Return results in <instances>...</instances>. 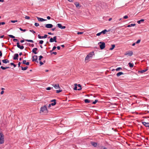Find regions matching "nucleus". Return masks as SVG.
Wrapping results in <instances>:
<instances>
[{"label":"nucleus","mask_w":149,"mask_h":149,"mask_svg":"<svg viewBox=\"0 0 149 149\" xmlns=\"http://www.w3.org/2000/svg\"><path fill=\"white\" fill-rule=\"evenodd\" d=\"M38 56L37 55H34L32 56V60L33 61H35L36 62L38 63Z\"/></svg>","instance_id":"nucleus-7"},{"label":"nucleus","mask_w":149,"mask_h":149,"mask_svg":"<svg viewBox=\"0 0 149 149\" xmlns=\"http://www.w3.org/2000/svg\"><path fill=\"white\" fill-rule=\"evenodd\" d=\"M13 41H14V42H19V41L17 39H15V38H14L13 39Z\"/></svg>","instance_id":"nucleus-48"},{"label":"nucleus","mask_w":149,"mask_h":149,"mask_svg":"<svg viewBox=\"0 0 149 149\" xmlns=\"http://www.w3.org/2000/svg\"><path fill=\"white\" fill-rule=\"evenodd\" d=\"M50 104H51V105H52V106H54L56 104V102H54L53 103H52Z\"/></svg>","instance_id":"nucleus-41"},{"label":"nucleus","mask_w":149,"mask_h":149,"mask_svg":"<svg viewBox=\"0 0 149 149\" xmlns=\"http://www.w3.org/2000/svg\"><path fill=\"white\" fill-rule=\"evenodd\" d=\"M3 93L4 91H2L1 92V94H3Z\"/></svg>","instance_id":"nucleus-64"},{"label":"nucleus","mask_w":149,"mask_h":149,"mask_svg":"<svg viewBox=\"0 0 149 149\" xmlns=\"http://www.w3.org/2000/svg\"><path fill=\"white\" fill-rule=\"evenodd\" d=\"M141 41V40L139 39V40H138L136 42V44H138V43H140V42Z\"/></svg>","instance_id":"nucleus-44"},{"label":"nucleus","mask_w":149,"mask_h":149,"mask_svg":"<svg viewBox=\"0 0 149 149\" xmlns=\"http://www.w3.org/2000/svg\"><path fill=\"white\" fill-rule=\"evenodd\" d=\"M83 33V32H78L77 33L78 35L82 34Z\"/></svg>","instance_id":"nucleus-51"},{"label":"nucleus","mask_w":149,"mask_h":149,"mask_svg":"<svg viewBox=\"0 0 149 149\" xmlns=\"http://www.w3.org/2000/svg\"><path fill=\"white\" fill-rule=\"evenodd\" d=\"M47 35L46 34H45L44 36H40V34L38 35V38L39 39L45 38H47Z\"/></svg>","instance_id":"nucleus-10"},{"label":"nucleus","mask_w":149,"mask_h":149,"mask_svg":"<svg viewBox=\"0 0 149 149\" xmlns=\"http://www.w3.org/2000/svg\"><path fill=\"white\" fill-rule=\"evenodd\" d=\"M101 44L99 45L101 49L102 50L105 47V45L104 42H100L98 43V44Z\"/></svg>","instance_id":"nucleus-4"},{"label":"nucleus","mask_w":149,"mask_h":149,"mask_svg":"<svg viewBox=\"0 0 149 149\" xmlns=\"http://www.w3.org/2000/svg\"><path fill=\"white\" fill-rule=\"evenodd\" d=\"M24 17L25 19H30L29 17L27 16H25Z\"/></svg>","instance_id":"nucleus-50"},{"label":"nucleus","mask_w":149,"mask_h":149,"mask_svg":"<svg viewBox=\"0 0 149 149\" xmlns=\"http://www.w3.org/2000/svg\"><path fill=\"white\" fill-rule=\"evenodd\" d=\"M56 100L55 99H53V100H51V102H56Z\"/></svg>","instance_id":"nucleus-55"},{"label":"nucleus","mask_w":149,"mask_h":149,"mask_svg":"<svg viewBox=\"0 0 149 149\" xmlns=\"http://www.w3.org/2000/svg\"><path fill=\"white\" fill-rule=\"evenodd\" d=\"M62 91V90H57L56 91V93H59L61 92Z\"/></svg>","instance_id":"nucleus-39"},{"label":"nucleus","mask_w":149,"mask_h":149,"mask_svg":"<svg viewBox=\"0 0 149 149\" xmlns=\"http://www.w3.org/2000/svg\"><path fill=\"white\" fill-rule=\"evenodd\" d=\"M34 18V19H36V18L37 19H43L42 18L39 17L37 16H35Z\"/></svg>","instance_id":"nucleus-56"},{"label":"nucleus","mask_w":149,"mask_h":149,"mask_svg":"<svg viewBox=\"0 0 149 149\" xmlns=\"http://www.w3.org/2000/svg\"><path fill=\"white\" fill-rule=\"evenodd\" d=\"M94 55V53L93 52H90L87 55L85 58V61L87 63L89 61V59H91L92 57Z\"/></svg>","instance_id":"nucleus-1"},{"label":"nucleus","mask_w":149,"mask_h":149,"mask_svg":"<svg viewBox=\"0 0 149 149\" xmlns=\"http://www.w3.org/2000/svg\"><path fill=\"white\" fill-rule=\"evenodd\" d=\"M19 55L18 54H15L14 55L13 59L14 60H17Z\"/></svg>","instance_id":"nucleus-11"},{"label":"nucleus","mask_w":149,"mask_h":149,"mask_svg":"<svg viewBox=\"0 0 149 149\" xmlns=\"http://www.w3.org/2000/svg\"><path fill=\"white\" fill-rule=\"evenodd\" d=\"M48 34L50 35H53V34L51 32H48Z\"/></svg>","instance_id":"nucleus-62"},{"label":"nucleus","mask_w":149,"mask_h":149,"mask_svg":"<svg viewBox=\"0 0 149 149\" xmlns=\"http://www.w3.org/2000/svg\"><path fill=\"white\" fill-rule=\"evenodd\" d=\"M19 29H20V30L22 31H23L24 32H25L26 31V29H23L22 28H19Z\"/></svg>","instance_id":"nucleus-38"},{"label":"nucleus","mask_w":149,"mask_h":149,"mask_svg":"<svg viewBox=\"0 0 149 149\" xmlns=\"http://www.w3.org/2000/svg\"><path fill=\"white\" fill-rule=\"evenodd\" d=\"M39 61H41L42 58L43 57L42 56H39Z\"/></svg>","instance_id":"nucleus-40"},{"label":"nucleus","mask_w":149,"mask_h":149,"mask_svg":"<svg viewBox=\"0 0 149 149\" xmlns=\"http://www.w3.org/2000/svg\"><path fill=\"white\" fill-rule=\"evenodd\" d=\"M98 100H95L94 101L92 102V104H95L98 102Z\"/></svg>","instance_id":"nucleus-37"},{"label":"nucleus","mask_w":149,"mask_h":149,"mask_svg":"<svg viewBox=\"0 0 149 149\" xmlns=\"http://www.w3.org/2000/svg\"><path fill=\"white\" fill-rule=\"evenodd\" d=\"M57 48L58 50L60 49L61 47L59 46H58L57 47Z\"/></svg>","instance_id":"nucleus-60"},{"label":"nucleus","mask_w":149,"mask_h":149,"mask_svg":"<svg viewBox=\"0 0 149 149\" xmlns=\"http://www.w3.org/2000/svg\"><path fill=\"white\" fill-rule=\"evenodd\" d=\"M43 42H44V41L43 40H41L40 41H39V43L40 44H42L43 43Z\"/></svg>","instance_id":"nucleus-46"},{"label":"nucleus","mask_w":149,"mask_h":149,"mask_svg":"<svg viewBox=\"0 0 149 149\" xmlns=\"http://www.w3.org/2000/svg\"><path fill=\"white\" fill-rule=\"evenodd\" d=\"M3 70H5L6 69L10 68V67L6 66V67H4L3 66H1L0 67Z\"/></svg>","instance_id":"nucleus-25"},{"label":"nucleus","mask_w":149,"mask_h":149,"mask_svg":"<svg viewBox=\"0 0 149 149\" xmlns=\"http://www.w3.org/2000/svg\"><path fill=\"white\" fill-rule=\"evenodd\" d=\"M53 25L51 24H47L45 25L46 27L48 28H51L53 27Z\"/></svg>","instance_id":"nucleus-14"},{"label":"nucleus","mask_w":149,"mask_h":149,"mask_svg":"<svg viewBox=\"0 0 149 149\" xmlns=\"http://www.w3.org/2000/svg\"><path fill=\"white\" fill-rule=\"evenodd\" d=\"M20 68H22V70H26L27 69V68H28V67L26 66V67H25L24 68L22 66H21Z\"/></svg>","instance_id":"nucleus-27"},{"label":"nucleus","mask_w":149,"mask_h":149,"mask_svg":"<svg viewBox=\"0 0 149 149\" xmlns=\"http://www.w3.org/2000/svg\"><path fill=\"white\" fill-rule=\"evenodd\" d=\"M47 107L46 105H45L44 106L41 107L40 109V113H41V112L45 111V112H47Z\"/></svg>","instance_id":"nucleus-2"},{"label":"nucleus","mask_w":149,"mask_h":149,"mask_svg":"<svg viewBox=\"0 0 149 149\" xmlns=\"http://www.w3.org/2000/svg\"><path fill=\"white\" fill-rule=\"evenodd\" d=\"M133 54V52L132 51H128L126 52L125 54V55H128L129 56H131Z\"/></svg>","instance_id":"nucleus-12"},{"label":"nucleus","mask_w":149,"mask_h":149,"mask_svg":"<svg viewBox=\"0 0 149 149\" xmlns=\"http://www.w3.org/2000/svg\"><path fill=\"white\" fill-rule=\"evenodd\" d=\"M22 63L23 64H26V65H29V62H26V60H24L23 61Z\"/></svg>","instance_id":"nucleus-21"},{"label":"nucleus","mask_w":149,"mask_h":149,"mask_svg":"<svg viewBox=\"0 0 149 149\" xmlns=\"http://www.w3.org/2000/svg\"><path fill=\"white\" fill-rule=\"evenodd\" d=\"M17 47L21 49H23L24 48V46L23 45L20 46L19 42H17Z\"/></svg>","instance_id":"nucleus-9"},{"label":"nucleus","mask_w":149,"mask_h":149,"mask_svg":"<svg viewBox=\"0 0 149 149\" xmlns=\"http://www.w3.org/2000/svg\"><path fill=\"white\" fill-rule=\"evenodd\" d=\"M77 86H78V87H80L79 88L77 89V90L78 91H80L82 89L81 86L80 84H78Z\"/></svg>","instance_id":"nucleus-32"},{"label":"nucleus","mask_w":149,"mask_h":149,"mask_svg":"<svg viewBox=\"0 0 149 149\" xmlns=\"http://www.w3.org/2000/svg\"><path fill=\"white\" fill-rule=\"evenodd\" d=\"M56 48V47L55 46H54V47L52 48V50L53 51Z\"/></svg>","instance_id":"nucleus-53"},{"label":"nucleus","mask_w":149,"mask_h":149,"mask_svg":"<svg viewBox=\"0 0 149 149\" xmlns=\"http://www.w3.org/2000/svg\"><path fill=\"white\" fill-rule=\"evenodd\" d=\"M53 88L52 87V88H51L50 87H48L47 88H46V90H50L51 89V88Z\"/></svg>","instance_id":"nucleus-43"},{"label":"nucleus","mask_w":149,"mask_h":149,"mask_svg":"<svg viewBox=\"0 0 149 149\" xmlns=\"http://www.w3.org/2000/svg\"><path fill=\"white\" fill-rule=\"evenodd\" d=\"M38 20L40 22H43L45 21H46L47 19H38Z\"/></svg>","instance_id":"nucleus-36"},{"label":"nucleus","mask_w":149,"mask_h":149,"mask_svg":"<svg viewBox=\"0 0 149 149\" xmlns=\"http://www.w3.org/2000/svg\"><path fill=\"white\" fill-rule=\"evenodd\" d=\"M20 64H21V63L20 62H19L18 63V67H20Z\"/></svg>","instance_id":"nucleus-59"},{"label":"nucleus","mask_w":149,"mask_h":149,"mask_svg":"<svg viewBox=\"0 0 149 149\" xmlns=\"http://www.w3.org/2000/svg\"><path fill=\"white\" fill-rule=\"evenodd\" d=\"M101 149H107V148L104 146H102Z\"/></svg>","instance_id":"nucleus-52"},{"label":"nucleus","mask_w":149,"mask_h":149,"mask_svg":"<svg viewBox=\"0 0 149 149\" xmlns=\"http://www.w3.org/2000/svg\"><path fill=\"white\" fill-rule=\"evenodd\" d=\"M39 25V24L38 23H35V26H38Z\"/></svg>","instance_id":"nucleus-47"},{"label":"nucleus","mask_w":149,"mask_h":149,"mask_svg":"<svg viewBox=\"0 0 149 149\" xmlns=\"http://www.w3.org/2000/svg\"><path fill=\"white\" fill-rule=\"evenodd\" d=\"M124 73L121 72H119L116 74V76L118 77H119L121 75L123 74Z\"/></svg>","instance_id":"nucleus-24"},{"label":"nucleus","mask_w":149,"mask_h":149,"mask_svg":"<svg viewBox=\"0 0 149 149\" xmlns=\"http://www.w3.org/2000/svg\"><path fill=\"white\" fill-rule=\"evenodd\" d=\"M57 26L59 28L61 29H65L66 28L65 26H62V25L61 24H59V23L58 24H57Z\"/></svg>","instance_id":"nucleus-8"},{"label":"nucleus","mask_w":149,"mask_h":149,"mask_svg":"<svg viewBox=\"0 0 149 149\" xmlns=\"http://www.w3.org/2000/svg\"><path fill=\"white\" fill-rule=\"evenodd\" d=\"M142 124L146 127H148L149 126V123H146L145 122H142Z\"/></svg>","instance_id":"nucleus-15"},{"label":"nucleus","mask_w":149,"mask_h":149,"mask_svg":"<svg viewBox=\"0 0 149 149\" xmlns=\"http://www.w3.org/2000/svg\"><path fill=\"white\" fill-rule=\"evenodd\" d=\"M52 86L54 87L56 89H59L60 88L58 84H53Z\"/></svg>","instance_id":"nucleus-13"},{"label":"nucleus","mask_w":149,"mask_h":149,"mask_svg":"<svg viewBox=\"0 0 149 149\" xmlns=\"http://www.w3.org/2000/svg\"><path fill=\"white\" fill-rule=\"evenodd\" d=\"M91 144L93 146L95 147H96L97 145V143L94 142H91Z\"/></svg>","instance_id":"nucleus-22"},{"label":"nucleus","mask_w":149,"mask_h":149,"mask_svg":"<svg viewBox=\"0 0 149 149\" xmlns=\"http://www.w3.org/2000/svg\"><path fill=\"white\" fill-rule=\"evenodd\" d=\"M4 35H2L0 36V38H3L4 37Z\"/></svg>","instance_id":"nucleus-63"},{"label":"nucleus","mask_w":149,"mask_h":149,"mask_svg":"<svg viewBox=\"0 0 149 149\" xmlns=\"http://www.w3.org/2000/svg\"><path fill=\"white\" fill-rule=\"evenodd\" d=\"M136 25V24H128L126 26H125V27H130L132 26H133Z\"/></svg>","instance_id":"nucleus-19"},{"label":"nucleus","mask_w":149,"mask_h":149,"mask_svg":"<svg viewBox=\"0 0 149 149\" xmlns=\"http://www.w3.org/2000/svg\"><path fill=\"white\" fill-rule=\"evenodd\" d=\"M38 50V49L37 48H33L32 50V52L35 54H36L37 53L36 52L37 50Z\"/></svg>","instance_id":"nucleus-16"},{"label":"nucleus","mask_w":149,"mask_h":149,"mask_svg":"<svg viewBox=\"0 0 149 149\" xmlns=\"http://www.w3.org/2000/svg\"><path fill=\"white\" fill-rule=\"evenodd\" d=\"M18 22L17 20H11L9 22H10L12 23H14L15 22Z\"/></svg>","instance_id":"nucleus-35"},{"label":"nucleus","mask_w":149,"mask_h":149,"mask_svg":"<svg viewBox=\"0 0 149 149\" xmlns=\"http://www.w3.org/2000/svg\"><path fill=\"white\" fill-rule=\"evenodd\" d=\"M84 102L85 103H89L91 102V101L88 99H86L84 100Z\"/></svg>","instance_id":"nucleus-26"},{"label":"nucleus","mask_w":149,"mask_h":149,"mask_svg":"<svg viewBox=\"0 0 149 149\" xmlns=\"http://www.w3.org/2000/svg\"><path fill=\"white\" fill-rule=\"evenodd\" d=\"M148 70V69H147L144 70H143L139 71L138 72L139 73H142L143 72H146V71H147Z\"/></svg>","instance_id":"nucleus-18"},{"label":"nucleus","mask_w":149,"mask_h":149,"mask_svg":"<svg viewBox=\"0 0 149 149\" xmlns=\"http://www.w3.org/2000/svg\"><path fill=\"white\" fill-rule=\"evenodd\" d=\"M24 40H21L20 41V42H21L22 43L24 42Z\"/></svg>","instance_id":"nucleus-61"},{"label":"nucleus","mask_w":149,"mask_h":149,"mask_svg":"<svg viewBox=\"0 0 149 149\" xmlns=\"http://www.w3.org/2000/svg\"><path fill=\"white\" fill-rule=\"evenodd\" d=\"M29 31L33 33H36V32L33 29L30 30Z\"/></svg>","instance_id":"nucleus-42"},{"label":"nucleus","mask_w":149,"mask_h":149,"mask_svg":"<svg viewBox=\"0 0 149 149\" xmlns=\"http://www.w3.org/2000/svg\"><path fill=\"white\" fill-rule=\"evenodd\" d=\"M128 65L130 68H132L134 66V64L133 63H131L130 62L128 63Z\"/></svg>","instance_id":"nucleus-29"},{"label":"nucleus","mask_w":149,"mask_h":149,"mask_svg":"<svg viewBox=\"0 0 149 149\" xmlns=\"http://www.w3.org/2000/svg\"><path fill=\"white\" fill-rule=\"evenodd\" d=\"M52 54H54V55H56L57 54V52H53L52 53Z\"/></svg>","instance_id":"nucleus-54"},{"label":"nucleus","mask_w":149,"mask_h":149,"mask_svg":"<svg viewBox=\"0 0 149 149\" xmlns=\"http://www.w3.org/2000/svg\"><path fill=\"white\" fill-rule=\"evenodd\" d=\"M2 56V52L0 51V57H1Z\"/></svg>","instance_id":"nucleus-58"},{"label":"nucleus","mask_w":149,"mask_h":149,"mask_svg":"<svg viewBox=\"0 0 149 149\" xmlns=\"http://www.w3.org/2000/svg\"><path fill=\"white\" fill-rule=\"evenodd\" d=\"M74 4L76 6V7L78 8H80V6L79 5V3L78 2H76L74 3Z\"/></svg>","instance_id":"nucleus-17"},{"label":"nucleus","mask_w":149,"mask_h":149,"mask_svg":"<svg viewBox=\"0 0 149 149\" xmlns=\"http://www.w3.org/2000/svg\"><path fill=\"white\" fill-rule=\"evenodd\" d=\"M5 24V23L4 22H0V25H4Z\"/></svg>","instance_id":"nucleus-45"},{"label":"nucleus","mask_w":149,"mask_h":149,"mask_svg":"<svg viewBox=\"0 0 149 149\" xmlns=\"http://www.w3.org/2000/svg\"><path fill=\"white\" fill-rule=\"evenodd\" d=\"M56 38L57 37L56 36H55L53 38H51L50 39L49 42H57V41L56 40Z\"/></svg>","instance_id":"nucleus-6"},{"label":"nucleus","mask_w":149,"mask_h":149,"mask_svg":"<svg viewBox=\"0 0 149 149\" xmlns=\"http://www.w3.org/2000/svg\"><path fill=\"white\" fill-rule=\"evenodd\" d=\"M4 136L2 133H0V144L3 143L4 142Z\"/></svg>","instance_id":"nucleus-3"},{"label":"nucleus","mask_w":149,"mask_h":149,"mask_svg":"<svg viewBox=\"0 0 149 149\" xmlns=\"http://www.w3.org/2000/svg\"><path fill=\"white\" fill-rule=\"evenodd\" d=\"M77 84H74V90H77Z\"/></svg>","instance_id":"nucleus-33"},{"label":"nucleus","mask_w":149,"mask_h":149,"mask_svg":"<svg viewBox=\"0 0 149 149\" xmlns=\"http://www.w3.org/2000/svg\"><path fill=\"white\" fill-rule=\"evenodd\" d=\"M25 41H27L28 42H31L32 43L34 42L33 40H27V39H25Z\"/></svg>","instance_id":"nucleus-30"},{"label":"nucleus","mask_w":149,"mask_h":149,"mask_svg":"<svg viewBox=\"0 0 149 149\" xmlns=\"http://www.w3.org/2000/svg\"><path fill=\"white\" fill-rule=\"evenodd\" d=\"M122 70V69L120 67H118L117 68L116 70L115 69H113L112 70V71H114L115 70H116V71H119L120 70Z\"/></svg>","instance_id":"nucleus-23"},{"label":"nucleus","mask_w":149,"mask_h":149,"mask_svg":"<svg viewBox=\"0 0 149 149\" xmlns=\"http://www.w3.org/2000/svg\"><path fill=\"white\" fill-rule=\"evenodd\" d=\"M2 61L4 63H7L9 62V61L7 59H3L2 60Z\"/></svg>","instance_id":"nucleus-20"},{"label":"nucleus","mask_w":149,"mask_h":149,"mask_svg":"<svg viewBox=\"0 0 149 149\" xmlns=\"http://www.w3.org/2000/svg\"><path fill=\"white\" fill-rule=\"evenodd\" d=\"M109 31V30L107 31V30L106 29H104L101 32L97 33L96 35L97 36H100L102 33L105 34L106 33V32L107 31Z\"/></svg>","instance_id":"nucleus-5"},{"label":"nucleus","mask_w":149,"mask_h":149,"mask_svg":"<svg viewBox=\"0 0 149 149\" xmlns=\"http://www.w3.org/2000/svg\"><path fill=\"white\" fill-rule=\"evenodd\" d=\"M115 45L113 44V45H111L112 47L109 49V50H113L115 48Z\"/></svg>","instance_id":"nucleus-28"},{"label":"nucleus","mask_w":149,"mask_h":149,"mask_svg":"<svg viewBox=\"0 0 149 149\" xmlns=\"http://www.w3.org/2000/svg\"><path fill=\"white\" fill-rule=\"evenodd\" d=\"M40 65H42L43 64V63L42 61L40 62Z\"/></svg>","instance_id":"nucleus-57"},{"label":"nucleus","mask_w":149,"mask_h":149,"mask_svg":"<svg viewBox=\"0 0 149 149\" xmlns=\"http://www.w3.org/2000/svg\"><path fill=\"white\" fill-rule=\"evenodd\" d=\"M144 20V19H141L140 20L138 21H137V23L138 24H140L141 22H143Z\"/></svg>","instance_id":"nucleus-31"},{"label":"nucleus","mask_w":149,"mask_h":149,"mask_svg":"<svg viewBox=\"0 0 149 149\" xmlns=\"http://www.w3.org/2000/svg\"><path fill=\"white\" fill-rule=\"evenodd\" d=\"M8 36L10 38H15V37L12 35H8Z\"/></svg>","instance_id":"nucleus-34"},{"label":"nucleus","mask_w":149,"mask_h":149,"mask_svg":"<svg viewBox=\"0 0 149 149\" xmlns=\"http://www.w3.org/2000/svg\"><path fill=\"white\" fill-rule=\"evenodd\" d=\"M128 17L127 15H126L123 17V19H127Z\"/></svg>","instance_id":"nucleus-49"}]
</instances>
